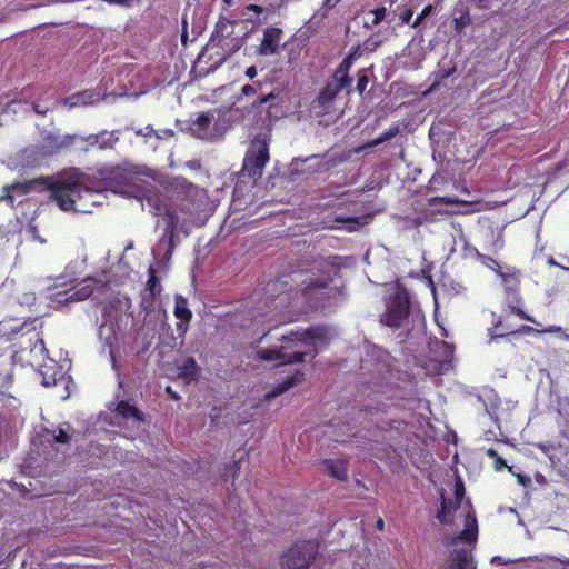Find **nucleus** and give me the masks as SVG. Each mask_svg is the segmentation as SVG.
Here are the masks:
<instances>
[{
	"label": "nucleus",
	"mask_w": 569,
	"mask_h": 569,
	"mask_svg": "<svg viewBox=\"0 0 569 569\" xmlns=\"http://www.w3.org/2000/svg\"><path fill=\"white\" fill-rule=\"evenodd\" d=\"M455 22H456V28L460 27L459 20L456 19Z\"/></svg>",
	"instance_id": "nucleus-61"
},
{
	"label": "nucleus",
	"mask_w": 569,
	"mask_h": 569,
	"mask_svg": "<svg viewBox=\"0 0 569 569\" xmlns=\"http://www.w3.org/2000/svg\"><path fill=\"white\" fill-rule=\"evenodd\" d=\"M376 527L378 530H383V527H385V521L379 518L377 521H376Z\"/></svg>",
	"instance_id": "nucleus-57"
},
{
	"label": "nucleus",
	"mask_w": 569,
	"mask_h": 569,
	"mask_svg": "<svg viewBox=\"0 0 569 569\" xmlns=\"http://www.w3.org/2000/svg\"><path fill=\"white\" fill-rule=\"evenodd\" d=\"M400 132V126L399 124H392L390 126L386 131H383L379 137H377L373 140V146L383 143L385 141H388L392 138H395Z\"/></svg>",
	"instance_id": "nucleus-31"
},
{
	"label": "nucleus",
	"mask_w": 569,
	"mask_h": 569,
	"mask_svg": "<svg viewBox=\"0 0 569 569\" xmlns=\"http://www.w3.org/2000/svg\"><path fill=\"white\" fill-rule=\"evenodd\" d=\"M465 529L457 536H447L442 542L446 546H456L459 541L468 543L476 542L478 536V523L476 516L472 512H468L465 517Z\"/></svg>",
	"instance_id": "nucleus-14"
},
{
	"label": "nucleus",
	"mask_w": 569,
	"mask_h": 569,
	"mask_svg": "<svg viewBox=\"0 0 569 569\" xmlns=\"http://www.w3.org/2000/svg\"><path fill=\"white\" fill-rule=\"evenodd\" d=\"M242 460V457L239 458L238 460H233L231 463L227 465L224 467V471H223V478L226 480H228L229 478H231L232 482L236 480V478L238 477L239 472H240V461Z\"/></svg>",
	"instance_id": "nucleus-33"
},
{
	"label": "nucleus",
	"mask_w": 569,
	"mask_h": 569,
	"mask_svg": "<svg viewBox=\"0 0 569 569\" xmlns=\"http://www.w3.org/2000/svg\"><path fill=\"white\" fill-rule=\"evenodd\" d=\"M516 329L509 321L508 316H500L497 321L492 323V327L488 329L491 339L502 338L509 335H516Z\"/></svg>",
	"instance_id": "nucleus-21"
},
{
	"label": "nucleus",
	"mask_w": 569,
	"mask_h": 569,
	"mask_svg": "<svg viewBox=\"0 0 569 569\" xmlns=\"http://www.w3.org/2000/svg\"><path fill=\"white\" fill-rule=\"evenodd\" d=\"M505 241L501 233H499L495 240L492 241L491 246L487 249L492 253H498L503 248Z\"/></svg>",
	"instance_id": "nucleus-42"
},
{
	"label": "nucleus",
	"mask_w": 569,
	"mask_h": 569,
	"mask_svg": "<svg viewBox=\"0 0 569 569\" xmlns=\"http://www.w3.org/2000/svg\"><path fill=\"white\" fill-rule=\"evenodd\" d=\"M475 257L478 261H480V263L496 271L497 273L498 271H501L499 262L496 259L491 258L490 256L480 253L478 250H476Z\"/></svg>",
	"instance_id": "nucleus-32"
},
{
	"label": "nucleus",
	"mask_w": 569,
	"mask_h": 569,
	"mask_svg": "<svg viewBox=\"0 0 569 569\" xmlns=\"http://www.w3.org/2000/svg\"><path fill=\"white\" fill-rule=\"evenodd\" d=\"M32 109L36 113L44 116L50 111V107L40 102V101H33L32 102Z\"/></svg>",
	"instance_id": "nucleus-44"
},
{
	"label": "nucleus",
	"mask_w": 569,
	"mask_h": 569,
	"mask_svg": "<svg viewBox=\"0 0 569 569\" xmlns=\"http://www.w3.org/2000/svg\"><path fill=\"white\" fill-rule=\"evenodd\" d=\"M368 83H369V77L366 73L360 74L358 78V81H357V86H356L357 92L359 94H362L366 91Z\"/></svg>",
	"instance_id": "nucleus-43"
},
{
	"label": "nucleus",
	"mask_w": 569,
	"mask_h": 569,
	"mask_svg": "<svg viewBox=\"0 0 569 569\" xmlns=\"http://www.w3.org/2000/svg\"><path fill=\"white\" fill-rule=\"evenodd\" d=\"M546 569H569V559L561 560L556 557H548L545 561Z\"/></svg>",
	"instance_id": "nucleus-35"
},
{
	"label": "nucleus",
	"mask_w": 569,
	"mask_h": 569,
	"mask_svg": "<svg viewBox=\"0 0 569 569\" xmlns=\"http://www.w3.org/2000/svg\"><path fill=\"white\" fill-rule=\"evenodd\" d=\"M410 312V298L405 287H398L388 299L386 311L381 315L382 325L393 329L402 327Z\"/></svg>",
	"instance_id": "nucleus-5"
},
{
	"label": "nucleus",
	"mask_w": 569,
	"mask_h": 569,
	"mask_svg": "<svg viewBox=\"0 0 569 569\" xmlns=\"http://www.w3.org/2000/svg\"><path fill=\"white\" fill-rule=\"evenodd\" d=\"M116 412L123 419L133 418L136 421H143L142 412L134 406H131L128 401L121 400L116 407Z\"/></svg>",
	"instance_id": "nucleus-25"
},
{
	"label": "nucleus",
	"mask_w": 569,
	"mask_h": 569,
	"mask_svg": "<svg viewBox=\"0 0 569 569\" xmlns=\"http://www.w3.org/2000/svg\"><path fill=\"white\" fill-rule=\"evenodd\" d=\"M435 200H438V198H436ZM439 202L446 203V204L456 203V201L451 198H439Z\"/></svg>",
	"instance_id": "nucleus-56"
},
{
	"label": "nucleus",
	"mask_w": 569,
	"mask_h": 569,
	"mask_svg": "<svg viewBox=\"0 0 569 569\" xmlns=\"http://www.w3.org/2000/svg\"><path fill=\"white\" fill-rule=\"evenodd\" d=\"M317 555L318 546L315 542H296L282 553L281 567L282 569H309Z\"/></svg>",
	"instance_id": "nucleus-6"
},
{
	"label": "nucleus",
	"mask_w": 569,
	"mask_h": 569,
	"mask_svg": "<svg viewBox=\"0 0 569 569\" xmlns=\"http://www.w3.org/2000/svg\"><path fill=\"white\" fill-rule=\"evenodd\" d=\"M246 10L253 12L256 14H261L264 11V8L258 4L250 3L246 7Z\"/></svg>",
	"instance_id": "nucleus-52"
},
{
	"label": "nucleus",
	"mask_w": 569,
	"mask_h": 569,
	"mask_svg": "<svg viewBox=\"0 0 569 569\" xmlns=\"http://www.w3.org/2000/svg\"><path fill=\"white\" fill-rule=\"evenodd\" d=\"M339 273L337 257L315 260L310 268L300 273L302 288L295 292L297 302L301 300V307L315 311L329 306L343 295V284H333Z\"/></svg>",
	"instance_id": "nucleus-2"
},
{
	"label": "nucleus",
	"mask_w": 569,
	"mask_h": 569,
	"mask_svg": "<svg viewBox=\"0 0 569 569\" xmlns=\"http://www.w3.org/2000/svg\"><path fill=\"white\" fill-rule=\"evenodd\" d=\"M353 62L348 58L347 56L343 58V60L338 64V67L335 70V73L332 78L340 83L347 86L348 88L351 87L352 83V77H350L349 71L352 67Z\"/></svg>",
	"instance_id": "nucleus-22"
},
{
	"label": "nucleus",
	"mask_w": 569,
	"mask_h": 569,
	"mask_svg": "<svg viewBox=\"0 0 569 569\" xmlns=\"http://www.w3.org/2000/svg\"><path fill=\"white\" fill-rule=\"evenodd\" d=\"M366 412L372 413V410L365 409Z\"/></svg>",
	"instance_id": "nucleus-63"
},
{
	"label": "nucleus",
	"mask_w": 569,
	"mask_h": 569,
	"mask_svg": "<svg viewBox=\"0 0 569 569\" xmlns=\"http://www.w3.org/2000/svg\"><path fill=\"white\" fill-rule=\"evenodd\" d=\"M54 383H56V378L54 377L49 379V378L46 377V375H43V385L44 386L48 387V386H52Z\"/></svg>",
	"instance_id": "nucleus-55"
},
{
	"label": "nucleus",
	"mask_w": 569,
	"mask_h": 569,
	"mask_svg": "<svg viewBox=\"0 0 569 569\" xmlns=\"http://www.w3.org/2000/svg\"><path fill=\"white\" fill-rule=\"evenodd\" d=\"M1 569H6V568H1Z\"/></svg>",
	"instance_id": "nucleus-64"
},
{
	"label": "nucleus",
	"mask_w": 569,
	"mask_h": 569,
	"mask_svg": "<svg viewBox=\"0 0 569 569\" xmlns=\"http://www.w3.org/2000/svg\"><path fill=\"white\" fill-rule=\"evenodd\" d=\"M323 470L332 478L345 481L348 478V461L346 459H323L321 461Z\"/></svg>",
	"instance_id": "nucleus-19"
},
{
	"label": "nucleus",
	"mask_w": 569,
	"mask_h": 569,
	"mask_svg": "<svg viewBox=\"0 0 569 569\" xmlns=\"http://www.w3.org/2000/svg\"><path fill=\"white\" fill-rule=\"evenodd\" d=\"M303 380H305V372L301 370H297L293 375L287 377L282 382H280L273 389L268 391L264 395V399L267 401H270L271 399H273L278 396H281L286 391H288L290 388L301 383Z\"/></svg>",
	"instance_id": "nucleus-18"
},
{
	"label": "nucleus",
	"mask_w": 569,
	"mask_h": 569,
	"mask_svg": "<svg viewBox=\"0 0 569 569\" xmlns=\"http://www.w3.org/2000/svg\"><path fill=\"white\" fill-rule=\"evenodd\" d=\"M455 22H456V28L460 27L459 20L456 19Z\"/></svg>",
	"instance_id": "nucleus-62"
},
{
	"label": "nucleus",
	"mask_w": 569,
	"mask_h": 569,
	"mask_svg": "<svg viewBox=\"0 0 569 569\" xmlns=\"http://www.w3.org/2000/svg\"><path fill=\"white\" fill-rule=\"evenodd\" d=\"M246 20H247V21H250V22H252V23H254V24H259V23L261 22V21H260V19H256V20H253V19L248 18V19H246Z\"/></svg>",
	"instance_id": "nucleus-59"
},
{
	"label": "nucleus",
	"mask_w": 569,
	"mask_h": 569,
	"mask_svg": "<svg viewBox=\"0 0 569 569\" xmlns=\"http://www.w3.org/2000/svg\"><path fill=\"white\" fill-rule=\"evenodd\" d=\"M79 93H86L81 97V100H84L83 106L92 103L94 97L98 96L94 91H91V90H83V91H80Z\"/></svg>",
	"instance_id": "nucleus-48"
},
{
	"label": "nucleus",
	"mask_w": 569,
	"mask_h": 569,
	"mask_svg": "<svg viewBox=\"0 0 569 569\" xmlns=\"http://www.w3.org/2000/svg\"><path fill=\"white\" fill-rule=\"evenodd\" d=\"M432 12V6L428 4L426 6L422 11L417 16V18L413 20L411 27L418 28L425 18H427Z\"/></svg>",
	"instance_id": "nucleus-38"
},
{
	"label": "nucleus",
	"mask_w": 569,
	"mask_h": 569,
	"mask_svg": "<svg viewBox=\"0 0 569 569\" xmlns=\"http://www.w3.org/2000/svg\"><path fill=\"white\" fill-rule=\"evenodd\" d=\"M81 136L78 134H63L54 136L49 134L43 140V149L50 156L60 154L67 151L80 152Z\"/></svg>",
	"instance_id": "nucleus-9"
},
{
	"label": "nucleus",
	"mask_w": 569,
	"mask_h": 569,
	"mask_svg": "<svg viewBox=\"0 0 569 569\" xmlns=\"http://www.w3.org/2000/svg\"><path fill=\"white\" fill-rule=\"evenodd\" d=\"M119 141V131H107L102 130L96 134H89L87 137L81 136L80 140V152L87 153L91 150H106L112 149Z\"/></svg>",
	"instance_id": "nucleus-10"
},
{
	"label": "nucleus",
	"mask_w": 569,
	"mask_h": 569,
	"mask_svg": "<svg viewBox=\"0 0 569 569\" xmlns=\"http://www.w3.org/2000/svg\"><path fill=\"white\" fill-rule=\"evenodd\" d=\"M447 569H476L471 551L466 548H455L446 559Z\"/></svg>",
	"instance_id": "nucleus-16"
},
{
	"label": "nucleus",
	"mask_w": 569,
	"mask_h": 569,
	"mask_svg": "<svg viewBox=\"0 0 569 569\" xmlns=\"http://www.w3.org/2000/svg\"><path fill=\"white\" fill-rule=\"evenodd\" d=\"M486 455L493 460L495 470L500 471L503 468H508L506 460L499 456L495 448L487 449ZM509 469H511V467H509Z\"/></svg>",
	"instance_id": "nucleus-34"
},
{
	"label": "nucleus",
	"mask_w": 569,
	"mask_h": 569,
	"mask_svg": "<svg viewBox=\"0 0 569 569\" xmlns=\"http://www.w3.org/2000/svg\"><path fill=\"white\" fill-rule=\"evenodd\" d=\"M284 347H271L261 349L257 352L259 359L263 361L281 360L284 365L301 363L307 356L306 352L296 351L292 353H284Z\"/></svg>",
	"instance_id": "nucleus-13"
},
{
	"label": "nucleus",
	"mask_w": 569,
	"mask_h": 569,
	"mask_svg": "<svg viewBox=\"0 0 569 569\" xmlns=\"http://www.w3.org/2000/svg\"><path fill=\"white\" fill-rule=\"evenodd\" d=\"M442 180L443 179L441 176L433 174L428 182V189L429 190H438L439 189L438 186L442 182Z\"/></svg>",
	"instance_id": "nucleus-49"
},
{
	"label": "nucleus",
	"mask_w": 569,
	"mask_h": 569,
	"mask_svg": "<svg viewBox=\"0 0 569 569\" xmlns=\"http://www.w3.org/2000/svg\"><path fill=\"white\" fill-rule=\"evenodd\" d=\"M373 14V19L371 21L372 26H378L380 22H382L386 19L387 16V9L385 7L376 8L371 11Z\"/></svg>",
	"instance_id": "nucleus-37"
},
{
	"label": "nucleus",
	"mask_w": 569,
	"mask_h": 569,
	"mask_svg": "<svg viewBox=\"0 0 569 569\" xmlns=\"http://www.w3.org/2000/svg\"><path fill=\"white\" fill-rule=\"evenodd\" d=\"M412 16L413 10L411 8H407L400 13L399 20L401 23H409L412 19Z\"/></svg>",
	"instance_id": "nucleus-47"
},
{
	"label": "nucleus",
	"mask_w": 569,
	"mask_h": 569,
	"mask_svg": "<svg viewBox=\"0 0 569 569\" xmlns=\"http://www.w3.org/2000/svg\"><path fill=\"white\" fill-rule=\"evenodd\" d=\"M38 187L50 191L49 199L62 211L90 213L92 208L102 204L99 198L104 183L76 169L66 176L40 177L4 186L2 198L13 206L14 194L26 196Z\"/></svg>",
	"instance_id": "nucleus-1"
},
{
	"label": "nucleus",
	"mask_w": 569,
	"mask_h": 569,
	"mask_svg": "<svg viewBox=\"0 0 569 569\" xmlns=\"http://www.w3.org/2000/svg\"><path fill=\"white\" fill-rule=\"evenodd\" d=\"M11 369V362L0 356V393H3L4 389H8L13 381Z\"/></svg>",
	"instance_id": "nucleus-27"
},
{
	"label": "nucleus",
	"mask_w": 569,
	"mask_h": 569,
	"mask_svg": "<svg viewBox=\"0 0 569 569\" xmlns=\"http://www.w3.org/2000/svg\"><path fill=\"white\" fill-rule=\"evenodd\" d=\"M76 295L79 297V299H87L88 297H90L92 295V289H90L89 287H82L81 289H79Z\"/></svg>",
	"instance_id": "nucleus-51"
},
{
	"label": "nucleus",
	"mask_w": 569,
	"mask_h": 569,
	"mask_svg": "<svg viewBox=\"0 0 569 569\" xmlns=\"http://www.w3.org/2000/svg\"><path fill=\"white\" fill-rule=\"evenodd\" d=\"M279 101V97L271 92L254 100L251 104V108L259 112L266 110L263 121H272L273 119H279L280 117Z\"/></svg>",
	"instance_id": "nucleus-15"
},
{
	"label": "nucleus",
	"mask_w": 569,
	"mask_h": 569,
	"mask_svg": "<svg viewBox=\"0 0 569 569\" xmlns=\"http://www.w3.org/2000/svg\"><path fill=\"white\" fill-rule=\"evenodd\" d=\"M166 222L167 226L164 228V234L163 239L168 240V254H171L174 247H176V239L178 237L177 233V226H178V216L174 212H171L170 210L166 211Z\"/></svg>",
	"instance_id": "nucleus-20"
},
{
	"label": "nucleus",
	"mask_w": 569,
	"mask_h": 569,
	"mask_svg": "<svg viewBox=\"0 0 569 569\" xmlns=\"http://www.w3.org/2000/svg\"><path fill=\"white\" fill-rule=\"evenodd\" d=\"M455 501H452V509L458 510L461 506L462 499L466 493L465 483L461 478H457L453 486Z\"/></svg>",
	"instance_id": "nucleus-30"
},
{
	"label": "nucleus",
	"mask_w": 569,
	"mask_h": 569,
	"mask_svg": "<svg viewBox=\"0 0 569 569\" xmlns=\"http://www.w3.org/2000/svg\"><path fill=\"white\" fill-rule=\"evenodd\" d=\"M452 501L446 499L443 491L441 492V506L438 510L436 518L441 525H451L453 522Z\"/></svg>",
	"instance_id": "nucleus-26"
},
{
	"label": "nucleus",
	"mask_w": 569,
	"mask_h": 569,
	"mask_svg": "<svg viewBox=\"0 0 569 569\" xmlns=\"http://www.w3.org/2000/svg\"><path fill=\"white\" fill-rule=\"evenodd\" d=\"M236 22V20L220 17L211 34L209 44L212 48L218 47L221 50L219 53L222 56V60L231 57L243 46V39L241 37H233Z\"/></svg>",
	"instance_id": "nucleus-4"
},
{
	"label": "nucleus",
	"mask_w": 569,
	"mask_h": 569,
	"mask_svg": "<svg viewBox=\"0 0 569 569\" xmlns=\"http://www.w3.org/2000/svg\"><path fill=\"white\" fill-rule=\"evenodd\" d=\"M337 222H341V223H345V222H355V223H359V219L358 218H347V217H336L335 219Z\"/></svg>",
	"instance_id": "nucleus-53"
},
{
	"label": "nucleus",
	"mask_w": 569,
	"mask_h": 569,
	"mask_svg": "<svg viewBox=\"0 0 569 569\" xmlns=\"http://www.w3.org/2000/svg\"><path fill=\"white\" fill-rule=\"evenodd\" d=\"M269 159V138L266 133H258L251 140L246 152L241 169L242 176L252 179L260 178Z\"/></svg>",
	"instance_id": "nucleus-3"
},
{
	"label": "nucleus",
	"mask_w": 569,
	"mask_h": 569,
	"mask_svg": "<svg viewBox=\"0 0 569 569\" xmlns=\"http://www.w3.org/2000/svg\"><path fill=\"white\" fill-rule=\"evenodd\" d=\"M283 30L277 26H268L263 29L262 39L257 48V53L262 57L278 54L281 48Z\"/></svg>",
	"instance_id": "nucleus-12"
},
{
	"label": "nucleus",
	"mask_w": 569,
	"mask_h": 569,
	"mask_svg": "<svg viewBox=\"0 0 569 569\" xmlns=\"http://www.w3.org/2000/svg\"><path fill=\"white\" fill-rule=\"evenodd\" d=\"M198 372V365L192 357L187 358L182 366L179 367V377L188 383L197 380Z\"/></svg>",
	"instance_id": "nucleus-24"
},
{
	"label": "nucleus",
	"mask_w": 569,
	"mask_h": 569,
	"mask_svg": "<svg viewBox=\"0 0 569 569\" xmlns=\"http://www.w3.org/2000/svg\"><path fill=\"white\" fill-rule=\"evenodd\" d=\"M211 117L208 113H201L191 124L192 132L200 139H208L210 136Z\"/></svg>",
	"instance_id": "nucleus-23"
},
{
	"label": "nucleus",
	"mask_w": 569,
	"mask_h": 569,
	"mask_svg": "<svg viewBox=\"0 0 569 569\" xmlns=\"http://www.w3.org/2000/svg\"><path fill=\"white\" fill-rule=\"evenodd\" d=\"M328 339V330L323 326H312L307 329L290 330L279 340L284 343L307 342L315 346L317 342H325Z\"/></svg>",
	"instance_id": "nucleus-7"
},
{
	"label": "nucleus",
	"mask_w": 569,
	"mask_h": 569,
	"mask_svg": "<svg viewBox=\"0 0 569 569\" xmlns=\"http://www.w3.org/2000/svg\"><path fill=\"white\" fill-rule=\"evenodd\" d=\"M84 93H74V94H71L69 97H67L64 99V103L68 104L69 107H77V106H80V104H84V100H81V97L83 96Z\"/></svg>",
	"instance_id": "nucleus-41"
},
{
	"label": "nucleus",
	"mask_w": 569,
	"mask_h": 569,
	"mask_svg": "<svg viewBox=\"0 0 569 569\" xmlns=\"http://www.w3.org/2000/svg\"><path fill=\"white\" fill-rule=\"evenodd\" d=\"M559 330H560V328H558V327H551L549 329L541 330L540 332H558ZM515 331H516V335H518V333H528L529 335V333H533V332H539L535 328L527 326V325L520 326Z\"/></svg>",
	"instance_id": "nucleus-36"
},
{
	"label": "nucleus",
	"mask_w": 569,
	"mask_h": 569,
	"mask_svg": "<svg viewBox=\"0 0 569 569\" xmlns=\"http://www.w3.org/2000/svg\"><path fill=\"white\" fill-rule=\"evenodd\" d=\"M498 274L502 278V281L506 286V290L509 293H512L515 296L513 297L515 305H511V303L508 305V307L510 309V313L517 315L518 317H520L523 320L539 325L535 318H532L531 316H529L526 311H523L521 309L522 299L518 293L519 284H520L519 278L513 273L509 274V273H503L502 271H498Z\"/></svg>",
	"instance_id": "nucleus-11"
},
{
	"label": "nucleus",
	"mask_w": 569,
	"mask_h": 569,
	"mask_svg": "<svg viewBox=\"0 0 569 569\" xmlns=\"http://www.w3.org/2000/svg\"><path fill=\"white\" fill-rule=\"evenodd\" d=\"M381 44V40H373L372 38H369L365 41L363 46L365 49L368 52H373L377 50V48Z\"/></svg>",
	"instance_id": "nucleus-46"
},
{
	"label": "nucleus",
	"mask_w": 569,
	"mask_h": 569,
	"mask_svg": "<svg viewBox=\"0 0 569 569\" xmlns=\"http://www.w3.org/2000/svg\"><path fill=\"white\" fill-rule=\"evenodd\" d=\"M44 437L47 438L46 440L48 442L53 441L54 443L58 445H67L71 440V436L69 435L68 430L61 427L52 431L47 430Z\"/></svg>",
	"instance_id": "nucleus-29"
},
{
	"label": "nucleus",
	"mask_w": 569,
	"mask_h": 569,
	"mask_svg": "<svg viewBox=\"0 0 569 569\" xmlns=\"http://www.w3.org/2000/svg\"><path fill=\"white\" fill-rule=\"evenodd\" d=\"M227 6H231L233 0H222Z\"/></svg>",
	"instance_id": "nucleus-60"
},
{
	"label": "nucleus",
	"mask_w": 569,
	"mask_h": 569,
	"mask_svg": "<svg viewBox=\"0 0 569 569\" xmlns=\"http://www.w3.org/2000/svg\"><path fill=\"white\" fill-rule=\"evenodd\" d=\"M173 313L176 318L179 320V322L177 323V330L180 332H184L192 318V312L188 307V300L184 297L180 295L176 296Z\"/></svg>",
	"instance_id": "nucleus-17"
},
{
	"label": "nucleus",
	"mask_w": 569,
	"mask_h": 569,
	"mask_svg": "<svg viewBox=\"0 0 569 569\" xmlns=\"http://www.w3.org/2000/svg\"><path fill=\"white\" fill-rule=\"evenodd\" d=\"M339 2L340 0H323L321 6L322 16L326 17L328 11L335 8Z\"/></svg>",
	"instance_id": "nucleus-45"
},
{
	"label": "nucleus",
	"mask_w": 569,
	"mask_h": 569,
	"mask_svg": "<svg viewBox=\"0 0 569 569\" xmlns=\"http://www.w3.org/2000/svg\"><path fill=\"white\" fill-rule=\"evenodd\" d=\"M147 291L151 299H154L158 295H160L161 286L159 277L157 276V270L150 266L148 269V280H147Z\"/></svg>",
	"instance_id": "nucleus-28"
},
{
	"label": "nucleus",
	"mask_w": 569,
	"mask_h": 569,
	"mask_svg": "<svg viewBox=\"0 0 569 569\" xmlns=\"http://www.w3.org/2000/svg\"><path fill=\"white\" fill-rule=\"evenodd\" d=\"M361 56V50H360V46H355L350 49V51L348 52L347 57L350 58V60L352 62H355V60L357 58H359Z\"/></svg>",
	"instance_id": "nucleus-50"
},
{
	"label": "nucleus",
	"mask_w": 569,
	"mask_h": 569,
	"mask_svg": "<svg viewBox=\"0 0 569 569\" xmlns=\"http://www.w3.org/2000/svg\"><path fill=\"white\" fill-rule=\"evenodd\" d=\"M286 278H287V276L282 277V278H278L274 281L269 282L268 290L269 291L283 290L284 287L288 286V281L286 280Z\"/></svg>",
	"instance_id": "nucleus-39"
},
{
	"label": "nucleus",
	"mask_w": 569,
	"mask_h": 569,
	"mask_svg": "<svg viewBox=\"0 0 569 569\" xmlns=\"http://www.w3.org/2000/svg\"><path fill=\"white\" fill-rule=\"evenodd\" d=\"M261 89V83L260 82H257V83H253V84H244L242 88H241V93L242 96L244 97H252L254 96L258 90Z\"/></svg>",
	"instance_id": "nucleus-40"
},
{
	"label": "nucleus",
	"mask_w": 569,
	"mask_h": 569,
	"mask_svg": "<svg viewBox=\"0 0 569 569\" xmlns=\"http://www.w3.org/2000/svg\"><path fill=\"white\" fill-rule=\"evenodd\" d=\"M244 73L249 79H253L258 73L256 66L248 67Z\"/></svg>",
	"instance_id": "nucleus-54"
},
{
	"label": "nucleus",
	"mask_w": 569,
	"mask_h": 569,
	"mask_svg": "<svg viewBox=\"0 0 569 569\" xmlns=\"http://www.w3.org/2000/svg\"><path fill=\"white\" fill-rule=\"evenodd\" d=\"M477 2L480 8H487L490 0H477Z\"/></svg>",
	"instance_id": "nucleus-58"
},
{
	"label": "nucleus",
	"mask_w": 569,
	"mask_h": 569,
	"mask_svg": "<svg viewBox=\"0 0 569 569\" xmlns=\"http://www.w3.org/2000/svg\"><path fill=\"white\" fill-rule=\"evenodd\" d=\"M343 89H348V91H350V88L332 78L331 80L327 81L325 87L312 100L311 108L316 110L317 113H328L331 110L337 96Z\"/></svg>",
	"instance_id": "nucleus-8"
}]
</instances>
